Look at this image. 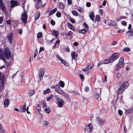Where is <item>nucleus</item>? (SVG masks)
<instances>
[{
  "label": "nucleus",
  "instance_id": "1",
  "mask_svg": "<svg viewBox=\"0 0 133 133\" xmlns=\"http://www.w3.org/2000/svg\"><path fill=\"white\" fill-rule=\"evenodd\" d=\"M128 85V82H125L118 89L117 91L118 94H120L122 93L124 90L127 88Z\"/></svg>",
  "mask_w": 133,
  "mask_h": 133
},
{
  "label": "nucleus",
  "instance_id": "2",
  "mask_svg": "<svg viewBox=\"0 0 133 133\" xmlns=\"http://www.w3.org/2000/svg\"><path fill=\"white\" fill-rule=\"evenodd\" d=\"M124 58L123 57H121L119 59L116 68V70H118L122 67L123 63L124 62Z\"/></svg>",
  "mask_w": 133,
  "mask_h": 133
},
{
  "label": "nucleus",
  "instance_id": "3",
  "mask_svg": "<svg viewBox=\"0 0 133 133\" xmlns=\"http://www.w3.org/2000/svg\"><path fill=\"white\" fill-rule=\"evenodd\" d=\"M28 16L26 11H24V13L21 15V19L23 23L26 24L27 23Z\"/></svg>",
  "mask_w": 133,
  "mask_h": 133
},
{
  "label": "nucleus",
  "instance_id": "4",
  "mask_svg": "<svg viewBox=\"0 0 133 133\" xmlns=\"http://www.w3.org/2000/svg\"><path fill=\"white\" fill-rule=\"evenodd\" d=\"M119 54L116 53L112 54L110 57V62L112 63L114 61L116 60L118 58L119 56Z\"/></svg>",
  "mask_w": 133,
  "mask_h": 133
},
{
  "label": "nucleus",
  "instance_id": "5",
  "mask_svg": "<svg viewBox=\"0 0 133 133\" xmlns=\"http://www.w3.org/2000/svg\"><path fill=\"white\" fill-rule=\"evenodd\" d=\"M93 67V65H89L86 66V69L83 68L82 69V70L85 72V73L87 75Z\"/></svg>",
  "mask_w": 133,
  "mask_h": 133
},
{
  "label": "nucleus",
  "instance_id": "6",
  "mask_svg": "<svg viewBox=\"0 0 133 133\" xmlns=\"http://www.w3.org/2000/svg\"><path fill=\"white\" fill-rule=\"evenodd\" d=\"M11 52L9 49L6 48L4 51V54L5 56L7 59H9L11 57Z\"/></svg>",
  "mask_w": 133,
  "mask_h": 133
},
{
  "label": "nucleus",
  "instance_id": "7",
  "mask_svg": "<svg viewBox=\"0 0 133 133\" xmlns=\"http://www.w3.org/2000/svg\"><path fill=\"white\" fill-rule=\"evenodd\" d=\"M96 121L98 124L101 125L104 124V120L99 117H97L96 119Z\"/></svg>",
  "mask_w": 133,
  "mask_h": 133
},
{
  "label": "nucleus",
  "instance_id": "8",
  "mask_svg": "<svg viewBox=\"0 0 133 133\" xmlns=\"http://www.w3.org/2000/svg\"><path fill=\"white\" fill-rule=\"evenodd\" d=\"M44 73V71L42 69H40L39 72V77L40 81L42 80L43 77Z\"/></svg>",
  "mask_w": 133,
  "mask_h": 133
},
{
  "label": "nucleus",
  "instance_id": "9",
  "mask_svg": "<svg viewBox=\"0 0 133 133\" xmlns=\"http://www.w3.org/2000/svg\"><path fill=\"white\" fill-rule=\"evenodd\" d=\"M13 36V34L12 33H10L8 34L7 36L8 39L9 41V43L10 44H11L12 43Z\"/></svg>",
  "mask_w": 133,
  "mask_h": 133
},
{
  "label": "nucleus",
  "instance_id": "10",
  "mask_svg": "<svg viewBox=\"0 0 133 133\" xmlns=\"http://www.w3.org/2000/svg\"><path fill=\"white\" fill-rule=\"evenodd\" d=\"M93 129V126L91 124H89L87 126V132L88 133H90Z\"/></svg>",
  "mask_w": 133,
  "mask_h": 133
},
{
  "label": "nucleus",
  "instance_id": "11",
  "mask_svg": "<svg viewBox=\"0 0 133 133\" xmlns=\"http://www.w3.org/2000/svg\"><path fill=\"white\" fill-rule=\"evenodd\" d=\"M11 2V5L10 6V7L11 8H13L15 6H17L18 5V2L16 1L12 0Z\"/></svg>",
  "mask_w": 133,
  "mask_h": 133
},
{
  "label": "nucleus",
  "instance_id": "12",
  "mask_svg": "<svg viewBox=\"0 0 133 133\" xmlns=\"http://www.w3.org/2000/svg\"><path fill=\"white\" fill-rule=\"evenodd\" d=\"M26 104L24 103V105L21 107L19 109V111L22 112L25 111L26 110Z\"/></svg>",
  "mask_w": 133,
  "mask_h": 133
},
{
  "label": "nucleus",
  "instance_id": "13",
  "mask_svg": "<svg viewBox=\"0 0 133 133\" xmlns=\"http://www.w3.org/2000/svg\"><path fill=\"white\" fill-rule=\"evenodd\" d=\"M58 102V107H61L63 105V101L62 99H61L57 101Z\"/></svg>",
  "mask_w": 133,
  "mask_h": 133
},
{
  "label": "nucleus",
  "instance_id": "14",
  "mask_svg": "<svg viewBox=\"0 0 133 133\" xmlns=\"http://www.w3.org/2000/svg\"><path fill=\"white\" fill-rule=\"evenodd\" d=\"M56 91L62 95H64V92L61 88H59V89H56Z\"/></svg>",
  "mask_w": 133,
  "mask_h": 133
},
{
  "label": "nucleus",
  "instance_id": "15",
  "mask_svg": "<svg viewBox=\"0 0 133 133\" xmlns=\"http://www.w3.org/2000/svg\"><path fill=\"white\" fill-rule=\"evenodd\" d=\"M127 35L129 37H131L133 35V29H131L127 32Z\"/></svg>",
  "mask_w": 133,
  "mask_h": 133
},
{
  "label": "nucleus",
  "instance_id": "16",
  "mask_svg": "<svg viewBox=\"0 0 133 133\" xmlns=\"http://www.w3.org/2000/svg\"><path fill=\"white\" fill-rule=\"evenodd\" d=\"M71 55L72 59L75 60L76 59V57L78 56L77 54L75 53V51H73L71 54Z\"/></svg>",
  "mask_w": 133,
  "mask_h": 133
},
{
  "label": "nucleus",
  "instance_id": "17",
  "mask_svg": "<svg viewBox=\"0 0 133 133\" xmlns=\"http://www.w3.org/2000/svg\"><path fill=\"white\" fill-rule=\"evenodd\" d=\"M0 7L3 11H4L5 10V7L3 3L1 0H0Z\"/></svg>",
  "mask_w": 133,
  "mask_h": 133
},
{
  "label": "nucleus",
  "instance_id": "18",
  "mask_svg": "<svg viewBox=\"0 0 133 133\" xmlns=\"http://www.w3.org/2000/svg\"><path fill=\"white\" fill-rule=\"evenodd\" d=\"M9 100L8 99H5L4 102V105L6 107H8L9 103Z\"/></svg>",
  "mask_w": 133,
  "mask_h": 133
},
{
  "label": "nucleus",
  "instance_id": "19",
  "mask_svg": "<svg viewBox=\"0 0 133 133\" xmlns=\"http://www.w3.org/2000/svg\"><path fill=\"white\" fill-rule=\"evenodd\" d=\"M107 23L109 25L114 26L116 24V23L115 21H108Z\"/></svg>",
  "mask_w": 133,
  "mask_h": 133
},
{
  "label": "nucleus",
  "instance_id": "20",
  "mask_svg": "<svg viewBox=\"0 0 133 133\" xmlns=\"http://www.w3.org/2000/svg\"><path fill=\"white\" fill-rule=\"evenodd\" d=\"M61 62L62 64H63L65 66H69V63L66 61L62 59Z\"/></svg>",
  "mask_w": 133,
  "mask_h": 133
},
{
  "label": "nucleus",
  "instance_id": "21",
  "mask_svg": "<svg viewBox=\"0 0 133 133\" xmlns=\"http://www.w3.org/2000/svg\"><path fill=\"white\" fill-rule=\"evenodd\" d=\"M58 7L61 9H63L65 8L64 5L62 2L58 3Z\"/></svg>",
  "mask_w": 133,
  "mask_h": 133
},
{
  "label": "nucleus",
  "instance_id": "22",
  "mask_svg": "<svg viewBox=\"0 0 133 133\" xmlns=\"http://www.w3.org/2000/svg\"><path fill=\"white\" fill-rule=\"evenodd\" d=\"M125 111L128 114H129L131 113L133 111V106L128 110H125Z\"/></svg>",
  "mask_w": 133,
  "mask_h": 133
},
{
  "label": "nucleus",
  "instance_id": "23",
  "mask_svg": "<svg viewBox=\"0 0 133 133\" xmlns=\"http://www.w3.org/2000/svg\"><path fill=\"white\" fill-rule=\"evenodd\" d=\"M52 33L53 35L55 36L56 37H57L58 35V32L55 30H53Z\"/></svg>",
  "mask_w": 133,
  "mask_h": 133
},
{
  "label": "nucleus",
  "instance_id": "24",
  "mask_svg": "<svg viewBox=\"0 0 133 133\" xmlns=\"http://www.w3.org/2000/svg\"><path fill=\"white\" fill-rule=\"evenodd\" d=\"M89 17L91 19L92 21H94V14L93 12H91L90 13L89 15Z\"/></svg>",
  "mask_w": 133,
  "mask_h": 133
},
{
  "label": "nucleus",
  "instance_id": "25",
  "mask_svg": "<svg viewBox=\"0 0 133 133\" xmlns=\"http://www.w3.org/2000/svg\"><path fill=\"white\" fill-rule=\"evenodd\" d=\"M42 5V3L41 1H38L37 2V4L36 6L37 8H39L41 7Z\"/></svg>",
  "mask_w": 133,
  "mask_h": 133
},
{
  "label": "nucleus",
  "instance_id": "26",
  "mask_svg": "<svg viewBox=\"0 0 133 133\" xmlns=\"http://www.w3.org/2000/svg\"><path fill=\"white\" fill-rule=\"evenodd\" d=\"M40 16V14L39 12H37L35 14V20L38 19L39 17Z\"/></svg>",
  "mask_w": 133,
  "mask_h": 133
},
{
  "label": "nucleus",
  "instance_id": "27",
  "mask_svg": "<svg viewBox=\"0 0 133 133\" xmlns=\"http://www.w3.org/2000/svg\"><path fill=\"white\" fill-rule=\"evenodd\" d=\"M68 25L69 26L70 28L72 30L74 31L75 30V29L74 27L71 24L69 23H68Z\"/></svg>",
  "mask_w": 133,
  "mask_h": 133
},
{
  "label": "nucleus",
  "instance_id": "28",
  "mask_svg": "<svg viewBox=\"0 0 133 133\" xmlns=\"http://www.w3.org/2000/svg\"><path fill=\"white\" fill-rule=\"evenodd\" d=\"M57 10V9L56 8H55L52 10L49 14V16H50L51 15H52Z\"/></svg>",
  "mask_w": 133,
  "mask_h": 133
},
{
  "label": "nucleus",
  "instance_id": "29",
  "mask_svg": "<svg viewBox=\"0 0 133 133\" xmlns=\"http://www.w3.org/2000/svg\"><path fill=\"white\" fill-rule=\"evenodd\" d=\"M101 89H99L97 91H98L99 92H97L95 95V96L96 98H98L99 97V95H100L101 94Z\"/></svg>",
  "mask_w": 133,
  "mask_h": 133
},
{
  "label": "nucleus",
  "instance_id": "30",
  "mask_svg": "<svg viewBox=\"0 0 133 133\" xmlns=\"http://www.w3.org/2000/svg\"><path fill=\"white\" fill-rule=\"evenodd\" d=\"M50 91V90L48 88L46 90H44L43 94L44 95L48 94Z\"/></svg>",
  "mask_w": 133,
  "mask_h": 133
},
{
  "label": "nucleus",
  "instance_id": "31",
  "mask_svg": "<svg viewBox=\"0 0 133 133\" xmlns=\"http://www.w3.org/2000/svg\"><path fill=\"white\" fill-rule=\"evenodd\" d=\"M34 93V90H30L29 91V94L30 96L33 95Z\"/></svg>",
  "mask_w": 133,
  "mask_h": 133
},
{
  "label": "nucleus",
  "instance_id": "32",
  "mask_svg": "<svg viewBox=\"0 0 133 133\" xmlns=\"http://www.w3.org/2000/svg\"><path fill=\"white\" fill-rule=\"evenodd\" d=\"M130 48L126 47L123 49V51L126 52H129L130 51Z\"/></svg>",
  "mask_w": 133,
  "mask_h": 133
},
{
  "label": "nucleus",
  "instance_id": "33",
  "mask_svg": "<svg viewBox=\"0 0 133 133\" xmlns=\"http://www.w3.org/2000/svg\"><path fill=\"white\" fill-rule=\"evenodd\" d=\"M79 32L83 34H85L86 33V31L85 29H82L79 30Z\"/></svg>",
  "mask_w": 133,
  "mask_h": 133
},
{
  "label": "nucleus",
  "instance_id": "34",
  "mask_svg": "<svg viewBox=\"0 0 133 133\" xmlns=\"http://www.w3.org/2000/svg\"><path fill=\"white\" fill-rule=\"evenodd\" d=\"M25 3V0H22V6L23 8L24 11L25 10V5L24 4Z\"/></svg>",
  "mask_w": 133,
  "mask_h": 133
},
{
  "label": "nucleus",
  "instance_id": "35",
  "mask_svg": "<svg viewBox=\"0 0 133 133\" xmlns=\"http://www.w3.org/2000/svg\"><path fill=\"white\" fill-rule=\"evenodd\" d=\"M45 111L47 113H49L50 112V109L49 107L45 109Z\"/></svg>",
  "mask_w": 133,
  "mask_h": 133
},
{
  "label": "nucleus",
  "instance_id": "36",
  "mask_svg": "<svg viewBox=\"0 0 133 133\" xmlns=\"http://www.w3.org/2000/svg\"><path fill=\"white\" fill-rule=\"evenodd\" d=\"M72 13L73 15L75 16H77L78 15V14L76 11L73 10L72 11Z\"/></svg>",
  "mask_w": 133,
  "mask_h": 133
},
{
  "label": "nucleus",
  "instance_id": "37",
  "mask_svg": "<svg viewBox=\"0 0 133 133\" xmlns=\"http://www.w3.org/2000/svg\"><path fill=\"white\" fill-rule=\"evenodd\" d=\"M42 36V34L41 32L38 33L37 35V37L38 38H40Z\"/></svg>",
  "mask_w": 133,
  "mask_h": 133
},
{
  "label": "nucleus",
  "instance_id": "38",
  "mask_svg": "<svg viewBox=\"0 0 133 133\" xmlns=\"http://www.w3.org/2000/svg\"><path fill=\"white\" fill-rule=\"evenodd\" d=\"M49 124V123L47 122L46 121H44L43 122V126L45 127H47V126Z\"/></svg>",
  "mask_w": 133,
  "mask_h": 133
},
{
  "label": "nucleus",
  "instance_id": "39",
  "mask_svg": "<svg viewBox=\"0 0 133 133\" xmlns=\"http://www.w3.org/2000/svg\"><path fill=\"white\" fill-rule=\"evenodd\" d=\"M110 61V59H109V60L106 59L104 60L103 61V62L104 64H107L109 63H111Z\"/></svg>",
  "mask_w": 133,
  "mask_h": 133
},
{
  "label": "nucleus",
  "instance_id": "40",
  "mask_svg": "<svg viewBox=\"0 0 133 133\" xmlns=\"http://www.w3.org/2000/svg\"><path fill=\"white\" fill-rule=\"evenodd\" d=\"M59 85L61 87H63L64 86V83L63 82L61 81L59 82Z\"/></svg>",
  "mask_w": 133,
  "mask_h": 133
},
{
  "label": "nucleus",
  "instance_id": "41",
  "mask_svg": "<svg viewBox=\"0 0 133 133\" xmlns=\"http://www.w3.org/2000/svg\"><path fill=\"white\" fill-rule=\"evenodd\" d=\"M126 17L123 16H120L118 19H117V21H118L122 19H124Z\"/></svg>",
  "mask_w": 133,
  "mask_h": 133
},
{
  "label": "nucleus",
  "instance_id": "42",
  "mask_svg": "<svg viewBox=\"0 0 133 133\" xmlns=\"http://www.w3.org/2000/svg\"><path fill=\"white\" fill-rule=\"evenodd\" d=\"M69 19L70 21L72 23H75V19L71 17H70L69 18Z\"/></svg>",
  "mask_w": 133,
  "mask_h": 133
},
{
  "label": "nucleus",
  "instance_id": "43",
  "mask_svg": "<svg viewBox=\"0 0 133 133\" xmlns=\"http://www.w3.org/2000/svg\"><path fill=\"white\" fill-rule=\"evenodd\" d=\"M38 54L37 49H36V51L34 52V58H35L37 55Z\"/></svg>",
  "mask_w": 133,
  "mask_h": 133
},
{
  "label": "nucleus",
  "instance_id": "44",
  "mask_svg": "<svg viewBox=\"0 0 133 133\" xmlns=\"http://www.w3.org/2000/svg\"><path fill=\"white\" fill-rule=\"evenodd\" d=\"M99 12L100 14H101V16H102L103 14V11L102 9H99Z\"/></svg>",
  "mask_w": 133,
  "mask_h": 133
},
{
  "label": "nucleus",
  "instance_id": "45",
  "mask_svg": "<svg viewBox=\"0 0 133 133\" xmlns=\"http://www.w3.org/2000/svg\"><path fill=\"white\" fill-rule=\"evenodd\" d=\"M53 96V95H51L50 96L48 97L47 98V101H49L52 98Z\"/></svg>",
  "mask_w": 133,
  "mask_h": 133
},
{
  "label": "nucleus",
  "instance_id": "46",
  "mask_svg": "<svg viewBox=\"0 0 133 133\" xmlns=\"http://www.w3.org/2000/svg\"><path fill=\"white\" fill-rule=\"evenodd\" d=\"M56 16L58 17H61V14L59 12H58L56 14Z\"/></svg>",
  "mask_w": 133,
  "mask_h": 133
},
{
  "label": "nucleus",
  "instance_id": "47",
  "mask_svg": "<svg viewBox=\"0 0 133 133\" xmlns=\"http://www.w3.org/2000/svg\"><path fill=\"white\" fill-rule=\"evenodd\" d=\"M63 96H65V97L67 98L68 99L70 98L68 94H65V92L64 95H63Z\"/></svg>",
  "mask_w": 133,
  "mask_h": 133
},
{
  "label": "nucleus",
  "instance_id": "48",
  "mask_svg": "<svg viewBox=\"0 0 133 133\" xmlns=\"http://www.w3.org/2000/svg\"><path fill=\"white\" fill-rule=\"evenodd\" d=\"M54 88H55V91L56 89H59V88H61L58 85H56L54 86Z\"/></svg>",
  "mask_w": 133,
  "mask_h": 133
},
{
  "label": "nucleus",
  "instance_id": "49",
  "mask_svg": "<svg viewBox=\"0 0 133 133\" xmlns=\"http://www.w3.org/2000/svg\"><path fill=\"white\" fill-rule=\"evenodd\" d=\"M121 23L122 24L124 25H126L127 23L126 22L123 21L121 22Z\"/></svg>",
  "mask_w": 133,
  "mask_h": 133
},
{
  "label": "nucleus",
  "instance_id": "50",
  "mask_svg": "<svg viewBox=\"0 0 133 133\" xmlns=\"http://www.w3.org/2000/svg\"><path fill=\"white\" fill-rule=\"evenodd\" d=\"M54 97L56 100L57 101L61 99H60L57 95H56L54 96Z\"/></svg>",
  "mask_w": 133,
  "mask_h": 133
},
{
  "label": "nucleus",
  "instance_id": "51",
  "mask_svg": "<svg viewBox=\"0 0 133 133\" xmlns=\"http://www.w3.org/2000/svg\"><path fill=\"white\" fill-rule=\"evenodd\" d=\"M72 32L71 31H70L67 34V36H69L71 37L72 36Z\"/></svg>",
  "mask_w": 133,
  "mask_h": 133
},
{
  "label": "nucleus",
  "instance_id": "52",
  "mask_svg": "<svg viewBox=\"0 0 133 133\" xmlns=\"http://www.w3.org/2000/svg\"><path fill=\"white\" fill-rule=\"evenodd\" d=\"M50 23L51 24L53 25H54L55 24V22L52 19L50 21Z\"/></svg>",
  "mask_w": 133,
  "mask_h": 133
},
{
  "label": "nucleus",
  "instance_id": "53",
  "mask_svg": "<svg viewBox=\"0 0 133 133\" xmlns=\"http://www.w3.org/2000/svg\"><path fill=\"white\" fill-rule=\"evenodd\" d=\"M122 110H119L118 111V113L120 115H121L122 114Z\"/></svg>",
  "mask_w": 133,
  "mask_h": 133
},
{
  "label": "nucleus",
  "instance_id": "54",
  "mask_svg": "<svg viewBox=\"0 0 133 133\" xmlns=\"http://www.w3.org/2000/svg\"><path fill=\"white\" fill-rule=\"evenodd\" d=\"M89 89V87H85V91L86 92H88Z\"/></svg>",
  "mask_w": 133,
  "mask_h": 133
},
{
  "label": "nucleus",
  "instance_id": "55",
  "mask_svg": "<svg viewBox=\"0 0 133 133\" xmlns=\"http://www.w3.org/2000/svg\"><path fill=\"white\" fill-rule=\"evenodd\" d=\"M91 5V3L90 2H87L86 3V5L88 7H89Z\"/></svg>",
  "mask_w": 133,
  "mask_h": 133
},
{
  "label": "nucleus",
  "instance_id": "56",
  "mask_svg": "<svg viewBox=\"0 0 133 133\" xmlns=\"http://www.w3.org/2000/svg\"><path fill=\"white\" fill-rule=\"evenodd\" d=\"M56 57L60 61L62 59L58 55H57L56 56Z\"/></svg>",
  "mask_w": 133,
  "mask_h": 133
},
{
  "label": "nucleus",
  "instance_id": "57",
  "mask_svg": "<svg viewBox=\"0 0 133 133\" xmlns=\"http://www.w3.org/2000/svg\"><path fill=\"white\" fill-rule=\"evenodd\" d=\"M117 42L116 41H114L112 43V45H116L117 43Z\"/></svg>",
  "mask_w": 133,
  "mask_h": 133
},
{
  "label": "nucleus",
  "instance_id": "58",
  "mask_svg": "<svg viewBox=\"0 0 133 133\" xmlns=\"http://www.w3.org/2000/svg\"><path fill=\"white\" fill-rule=\"evenodd\" d=\"M43 106L44 107H47V105L45 102H44L43 103Z\"/></svg>",
  "mask_w": 133,
  "mask_h": 133
},
{
  "label": "nucleus",
  "instance_id": "59",
  "mask_svg": "<svg viewBox=\"0 0 133 133\" xmlns=\"http://www.w3.org/2000/svg\"><path fill=\"white\" fill-rule=\"evenodd\" d=\"M37 109L38 111H39V110L41 109V107L40 106H39V105H38L37 107Z\"/></svg>",
  "mask_w": 133,
  "mask_h": 133
},
{
  "label": "nucleus",
  "instance_id": "60",
  "mask_svg": "<svg viewBox=\"0 0 133 133\" xmlns=\"http://www.w3.org/2000/svg\"><path fill=\"white\" fill-rule=\"evenodd\" d=\"M83 25L86 28H88V25L85 23H84Z\"/></svg>",
  "mask_w": 133,
  "mask_h": 133
},
{
  "label": "nucleus",
  "instance_id": "61",
  "mask_svg": "<svg viewBox=\"0 0 133 133\" xmlns=\"http://www.w3.org/2000/svg\"><path fill=\"white\" fill-rule=\"evenodd\" d=\"M22 32V29H20L19 30L18 33L20 34H21Z\"/></svg>",
  "mask_w": 133,
  "mask_h": 133
},
{
  "label": "nucleus",
  "instance_id": "62",
  "mask_svg": "<svg viewBox=\"0 0 133 133\" xmlns=\"http://www.w3.org/2000/svg\"><path fill=\"white\" fill-rule=\"evenodd\" d=\"M11 21V20L10 19H9V20H7L6 21V23L9 24H11V23H10Z\"/></svg>",
  "mask_w": 133,
  "mask_h": 133
},
{
  "label": "nucleus",
  "instance_id": "63",
  "mask_svg": "<svg viewBox=\"0 0 133 133\" xmlns=\"http://www.w3.org/2000/svg\"><path fill=\"white\" fill-rule=\"evenodd\" d=\"M4 58V56L3 55L0 54V59H3Z\"/></svg>",
  "mask_w": 133,
  "mask_h": 133
},
{
  "label": "nucleus",
  "instance_id": "64",
  "mask_svg": "<svg viewBox=\"0 0 133 133\" xmlns=\"http://www.w3.org/2000/svg\"><path fill=\"white\" fill-rule=\"evenodd\" d=\"M117 76L118 78H120L121 76V74L118 73L117 75Z\"/></svg>",
  "mask_w": 133,
  "mask_h": 133
}]
</instances>
